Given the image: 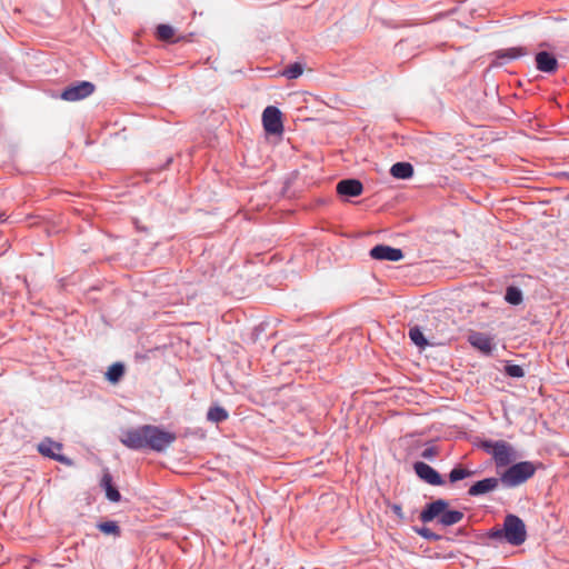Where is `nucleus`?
<instances>
[{
	"label": "nucleus",
	"instance_id": "8",
	"mask_svg": "<svg viewBox=\"0 0 569 569\" xmlns=\"http://www.w3.org/2000/svg\"><path fill=\"white\" fill-rule=\"evenodd\" d=\"M147 426H142L136 429H129L121 436V442L130 449H142L146 448L147 443Z\"/></svg>",
	"mask_w": 569,
	"mask_h": 569
},
{
	"label": "nucleus",
	"instance_id": "11",
	"mask_svg": "<svg viewBox=\"0 0 569 569\" xmlns=\"http://www.w3.org/2000/svg\"><path fill=\"white\" fill-rule=\"evenodd\" d=\"M470 345L485 355H490L495 348L492 338L482 332H471L468 337Z\"/></svg>",
	"mask_w": 569,
	"mask_h": 569
},
{
	"label": "nucleus",
	"instance_id": "29",
	"mask_svg": "<svg viewBox=\"0 0 569 569\" xmlns=\"http://www.w3.org/2000/svg\"><path fill=\"white\" fill-rule=\"evenodd\" d=\"M418 533L425 538H435L436 537L428 528H422V529L418 530Z\"/></svg>",
	"mask_w": 569,
	"mask_h": 569
},
{
	"label": "nucleus",
	"instance_id": "19",
	"mask_svg": "<svg viewBox=\"0 0 569 569\" xmlns=\"http://www.w3.org/2000/svg\"><path fill=\"white\" fill-rule=\"evenodd\" d=\"M305 67L300 62H295L286 67L281 72L280 76L287 78V79H297L303 73Z\"/></svg>",
	"mask_w": 569,
	"mask_h": 569
},
{
	"label": "nucleus",
	"instance_id": "6",
	"mask_svg": "<svg viewBox=\"0 0 569 569\" xmlns=\"http://www.w3.org/2000/svg\"><path fill=\"white\" fill-rule=\"evenodd\" d=\"M262 123L266 132L279 134L283 130L281 111L273 106L267 107L262 112Z\"/></svg>",
	"mask_w": 569,
	"mask_h": 569
},
{
	"label": "nucleus",
	"instance_id": "24",
	"mask_svg": "<svg viewBox=\"0 0 569 569\" xmlns=\"http://www.w3.org/2000/svg\"><path fill=\"white\" fill-rule=\"evenodd\" d=\"M409 337L411 341L420 348H425L428 345L427 340L423 337V333L418 327L410 328Z\"/></svg>",
	"mask_w": 569,
	"mask_h": 569
},
{
	"label": "nucleus",
	"instance_id": "23",
	"mask_svg": "<svg viewBox=\"0 0 569 569\" xmlns=\"http://www.w3.org/2000/svg\"><path fill=\"white\" fill-rule=\"evenodd\" d=\"M525 54L522 48H509L505 50H500L496 53L497 59H508L512 60L520 56Z\"/></svg>",
	"mask_w": 569,
	"mask_h": 569
},
{
	"label": "nucleus",
	"instance_id": "3",
	"mask_svg": "<svg viewBox=\"0 0 569 569\" xmlns=\"http://www.w3.org/2000/svg\"><path fill=\"white\" fill-rule=\"evenodd\" d=\"M483 448L492 456L497 467H506L516 459L515 449L506 441H486Z\"/></svg>",
	"mask_w": 569,
	"mask_h": 569
},
{
	"label": "nucleus",
	"instance_id": "17",
	"mask_svg": "<svg viewBox=\"0 0 569 569\" xmlns=\"http://www.w3.org/2000/svg\"><path fill=\"white\" fill-rule=\"evenodd\" d=\"M390 173L397 179H409L413 174V167L409 162H397L391 167Z\"/></svg>",
	"mask_w": 569,
	"mask_h": 569
},
{
	"label": "nucleus",
	"instance_id": "5",
	"mask_svg": "<svg viewBox=\"0 0 569 569\" xmlns=\"http://www.w3.org/2000/svg\"><path fill=\"white\" fill-rule=\"evenodd\" d=\"M62 445L60 442L53 441L50 438H44L41 442L38 445V451L48 458H51L56 461H59L63 465L71 466L72 461L61 455Z\"/></svg>",
	"mask_w": 569,
	"mask_h": 569
},
{
	"label": "nucleus",
	"instance_id": "14",
	"mask_svg": "<svg viewBox=\"0 0 569 569\" xmlns=\"http://www.w3.org/2000/svg\"><path fill=\"white\" fill-rule=\"evenodd\" d=\"M499 485V479L497 478H486L480 481L473 483L468 493L472 497L481 496L495 490Z\"/></svg>",
	"mask_w": 569,
	"mask_h": 569
},
{
	"label": "nucleus",
	"instance_id": "22",
	"mask_svg": "<svg viewBox=\"0 0 569 569\" xmlns=\"http://www.w3.org/2000/svg\"><path fill=\"white\" fill-rule=\"evenodd\" d=\"M505 299L510 305H520L522 302V292L517 287H508Z\"/></svg>",
	"mask_w": 569,
	"mask_h": 569
},
{
	"label": "nucleus",
	"instance_id": "1",
	"mask_svg": "<svg viewBox=\"0 0 569 569\" xmlns=\"http://www.w3.org/2000/svg\"><path fill=\"white\" fill-rule=\"evenodd\" d=\"M489 536L495 540H505L512 546H520L527 538L526 525L518 516L507 515L503 527L492 529Z\"/></svg>",
	"mask_w": 569,
	"mask_h": 569
},
{
	"label": "nucleus",
	"instance_id": "16",
	"mask_svg": "<svg viewBox=\"0 0 569 569\" xmlns=\"http://www.w3.org/2000/svg\"><path fill=\"white\" fill-rule=\"evenodd\" d=\"M100 485L104 489L106 496L110 501H112V502L120 501V499H121L120 492L118 491L117 488L113 487L112 477L109 472H106L102 476Z\"/></svg>",
	"mask_w": 569,
	"mask_h": 569
},
{
	"label": "nucleus",
	"instance_id": "9",
	"mask_svg": "<svg viewBox=\"0 0 569 569\" xmlns=\"http://www.w3.org/2000/svg\"><path fill=\"white\" fill-rule=\"evenodd\" d=\"M370 257L376 260L399 261L403 258V253L398 248L379 244L370 250Z\"/></svg>",
	"mask_w": 569,
	"mask_h": 569
},
{
	"label": "nucleus",
	"instance_id": "30",
	"mask_svg": "<svg viewBox=\"0 0 569 569\" xmlns=\"http://www.w3.org/2000/svg\"><path fill=\"white\" fill-rule=\"evenodd\" d=\"M392 510H393V512H395L397 516H399L400 518H402L401 507H400V506H398V505H393V506H392Z\"/></svg>",
	"mask_w": 569,
	"mask_h": 569
},
{
	"label": "nucleus",
	"instance_id": "15",
	"mask_svg": "<svg viewBox=\"0 0 569 569\" xmlns=\"http://www.w3.org/2000/svg\"><path fill=\"white\" fill-rule=\"evenodd\" d=\"M536 63L537 68L543 72H552L557 69L558 66L557 59L546 51L537 53Z\"/></svg>",
	"mask_w": 569,
	"mask_h": 569
},
{
	"label": "nucleus",
	"instance_id": "18",
	"mask_svg": "<svg viewBox=\"0 0 569 569\" xmlns=\"http://www.w3.org/2000/svg\"><path fill=\"white\" fill-rule=\"evenodd\" d=\"M462 518H463V513L461 511L445 509L442 516L439 519V522L442 526L448 527V526H452V525L460 522L462 520Z\"/></svg>",
	"mask_w": 569,
	"mask_h": 569
},
{
	"label": "nucleus",
	"instance_id": "12",
	"mask_svg": "<svg viewBox=\"0 0 569 569\" xmlns=\"http://www.w3.org/2000/svg\"><path fill=\"white\" fill-rule=\"evenodd\" d=\"M448 503L442 500H436L431 503H429L425 510L420 513V519L422 522H430L435 518H439L442 516L445 509H447Z\"/></svg>",
	"mask_w": 569,
	"mask_h": 569
},
{
	"label": "nucleus",
	"instance_id": "2",
	"mask_svg": "<svg viewBox=\"0 0 569 569\" xmlns=\"http://www.w3.org/2000/svg\"><path fill=\"white\" fill-rule=\"evenodd\" d=\"M536 472V467L530 461H521L509 467L501 476V482L507 487H517Z\"/></svg>",
	"mask_w": 569,
	"mask_h": 569
},
{
	"label": "nucleus",
	"instance_id": "10",
	"mask_svg": "<svg viewBox=\"0 0 569 569\" xmlns=\"http://www.w3.org/2000/svg\"><path fill=\"white\" fill-rule=\"evenodd\" d=\"M413 468L418 477L427 483L432 486H440L443 483L441 476L429 465L419 461L415 463Z\"/></svg>",
	"mask_w": 569,
	"mask_h": 569
},
{
	"label": "nucleus",
	"instance_id": "26",
	"mask_svg": "<svg viewBox=\"0 0 569 569\" xmlns=\"http://www.w3.org/2000/svg\"><path fill=\"white\" fill-rule=\"evenodd\" d=\"M100 531L106 535H119L120 529L116 521H104L98 525Z\"/></svg>",
	"mask_w": 569,
	"mask_h": 569
},
{
	"label": "nucleus",
	"instance_id": "13",
	"mask_svg": "<svg viewBox=\"0 0 569 569\" xmlns=\"http://www.w3.org/2000/svg\"><path fill=\"white\" fill-rule=\"evenodd\" d=\"M363 190L362 183L356 179L341 180L337 184V192L341 196L358 197Z\"/></svg>",
	"mask_w": 569,
	"mask_h": 569
},
{
	"label": "nucleus",
	"instance_id": "21",
	"mask_svg": "<svg viewBox=\"0 0 569 569\" xmlns=\"http://www.w3.org/2000/svg\"><path fill=\"white\" fill-rule=\"evenodd\" d=\"M228 418V412L221 407H211L207 413V419L211 422H221Z\"/></svg>",
	"mask_w": 569,
	"mask_h": 569
},
{
	"label": "nucleus",
	"instance_id": "7",
	"mask_svg": "<svg viewBox=\"0 0 569 569\" xmlns=\"http://www.w3.org/2000/svg\"><path fill=\"white\" fill-rule=\"evenodd\" d=\"M94 91V84L89 81H80L66 88L61 98L66 101H78L82 100Z\"/></svg>",
	"mask_w": 569,
	"mask_h": 569
},
{
	"label": "nucleus",
	"instance_id": "27",
	"mask_svg": "<svg viewBox=\"0 0 569 569\" xmlns=\"http://www.w3.org/2000/svg\"><path fill=\"white\" fill-rule=\"evenodd\" d=\"M157 36L161 40H170L174 36V30L169 24H159L157 28Z\"/></svg>",
	"mask_w": 569,
	"mask_h": 569
},
{
	"label": "nucleus",
	"instance_id": "28",
	"mask_svg": "<svg viewBox=\"0 0 569 569\" xmlns=\"http://www.w3.org/2000/svg\"><path fill=\"white\" fill-rule=\"evenodd\" d=\"M506 372L512 378H521L525 376L523 369L518 365H508L506 367Z\"/></svg>",
	"mask_w": 569,
	"mask_h": 569
},
{
	"label": "nucleus",
	"instance_id": "31",
	"mask_svg": "<svg viewBox=\"0 0 569 569\" xmlns=\"http://www.w3.org/2000/svg\"><path fill=\"white\" fill-rule=\"evenodd\" d=\"M432 455H433L432 449H426V450L423 451V453H422V456H423L425 458H430V457H432Z\"/></svg>",
	"mask_w": 569,
	"mask_h": 569
},
{
	"label": "nucleus",
	"instance_id": "25",
	"mask_svg": "<svg viewBox=\"0 0 569 569\" xmlns=\"http://www.w3.org/2000/svg\"><path fill=\"white\" fill-rule=\"evenodd\" d=\"M473 475V471L463 469V468H453L450 471L449 479L451 482H456L459 480H462L465 478L471 477Z\"/></svg>",
	"mask_w": 569,
	"mask_h": 569
},
{
	"label": "nucleus",
	"instance_id": "4",
	"mask_svg": "<svg viewBox=\"0 0 569 569\" xmlns=\"http://www.w3.org/2000/svg\"><path fill=\"white\" fill-rule=\"evenodd\" d=\"M146 440V448H150L156 451H163L176 440V436L174 433L164 431L158 427L147 426Z\"/></svg>",
	"mask_w": 569,
	"mask_h": 569
},
{
	"label": "nucleus",
	"instance_id": "20",
	"mask_svg": "<svg viewBox=\"0 0 569 569\" xmlns=\"http://www.w3.org/2000/svg\"><path fill=\"white\" fill-rule=\"evenodd\" d=\"M124 373V367L122 363L120 362H116L113 365H111L109 368H108V371L106 373V377L107 379L112 382V383H116L118 382L121 377L123 376Z\"/></svg>",
	"mask_w": 569,
	"mask_h": 569
}]
</instances>
